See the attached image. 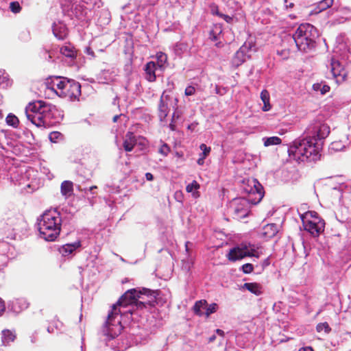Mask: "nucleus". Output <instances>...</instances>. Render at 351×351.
<instances>
[{"label":"nucleus","instance_id":"nucleus-1","mask_svg":"<svg viewBox=\"0 0 351 351\" xmlns=\"http://www.w3.org/2000/svg\"><path fill=\"white\" fill-rule=\"evenodd\" d=\"M151 293L152 291L147 289L142 291L137 289L128 290L112 306L103 328L104 334L111 338L118 336L122 330L121 315L132 314L135 309L145 308L147 304H149V301L145 300L143 295H152ZM154 293L152 292V294Z\"/></svg>","mask_w":351,"mask_h":351},{"label":"nucleus","instance_id":"nucleus-2","mask_svg":"<svg viewBox=\"0 0 351 351\" xmlns=\"http://www.w3.org/2000/svg\"><path fill=\"white\" fill-rule=\"evenodd\" d=\"M330 133L329 127L317 121L309 125L304 135L293 142L289 148L290 157L298 162L316 161L319 159L322 140Z\"/></svg>","mask_w":351,"mask_h":351},{"label":"nucleus","instance_id":"nucleus-3","mask_svg":"<svg viewBox=\"0 0 351 351\" xmlns=\"http://www.w3.org/2000/svg\"><path fill=\"white\" fill-rule=\"evenodd\" d=\"M101 0H62L61 8L65 17L76 20L84 25L90 21L95 7L99 8Z\"/></svg>","mask_w":351,"mask_h":351},{"label":"nucleus","instance_id":"nucleus-4","mask_svg":"<svg viewBox=\"0 0 351 351\" xmlns=\"http://www.w3.org/2000/svg\"><path fill=\"white\" fill-rule=\"evenodd\" d=\"M58 110L55 106L47 104L41 101L29 103L25 108L27 119L37 127L50 128L56 124Z\"/></svg>","mask_w":351,"mask_h":351},{"label":"nucleus","instance_id":"nucleus-5","mask_svg":"<svg viewBox=\"0 0 351 351\" xmlns=\"http://www.w3.org/2000/svg\"><path fill=\"white\" fill-rule=\"evenodd\" d=\"M62 218L56 210H49L38 219V228L40 237L46 241H53L60 234Z\"/></svg>","mask_w":351,"mask_h":351},{"label":"nucleus","instance_id":"nucleus-6","mask_svg":"<svg viewBox=\"0 0 351 351\" xmlns=\"http://www.w3.org/2000/svg\"><path fill=\"white\" fill-rule=\"evenodd\" d=\"M304 230L313 237L318 236L324 230L325 222L315 211H307L300 215Z\"/></svg>","mask_w":351,"mask_h":351},{"label":"nucleus","instance_id":"nucleus-7","mask_svg":"<svg viewBox=\"0 0 351 351\" xmlns=\"http://www.w3.org/2000/svg\"><path fill=\"white\" fill-rule=\"evenodd\" d=\"M317 29L309 23L301 24L295 30L292 36L295 44H316ZM320 41L318 40V43Z\"/></svg>","mask_w":351,"mask_h":351},{"label":"nucleus","instance_id":"nucleus-8","mask_svg":"<svg viewBox=\"0 0 351 351\" xmlns=\"http://www.w3.org/2000/svg\"><path fill=\"white\" fill-rule=\"evenodd\" d=\"M332 55L331 58V72L334 77H341L343 80L346 77V72L343 66L340 63L339 58L348 59V55L346 53V45H334L332 49Z\"/></svg>","mask_w":351,"mask_h":351},{"label":"nucleus","instance_id":"nucleus-9","mask_svg":"<svg viewBox=\"0 0 351 351\" xmlns=\"http://www.w3.org/2000/svg\"><path fill=\"white\" fill-rule=\"evenodd\" d=\"M260 255L261 253L258 251V247L250 243H242L237 247L232 248L226 256L229 261H236L246 256L258 258Z\"/></svg>","mask_w":351,"mask_h":351},{"label":"nucleus","instance_id":"nucleus-10","mask_svg":"<svg viewBox=\"0 0 351 351\" xmlns=\"http://www.w3.org/2000/svg\"><path fill=\"white\" fill-rule=\"evenodd\" d=\"M252 200L250 198H237L234 199L230 203L229 212L233 217L237 220L246 217L249 213V202Z\"/></svg>","mask_w":351,"mask_h":351},{"label":"nucleus","instance_id":"nucleus-11","mask_svg":"<svg viewBox=\"0 0 351 351\" xmlns=\"http://www.w3.org/2000/svg\"><path fill=\"white\" fill-rule=\"evenodd\" d=\"M147 145V140L140 136H135L132 132H128L125 136L123 147L126 152H131L134 147H138L139 150H143Z\"/></svg>","mask_w":351,"mask_h":351},{"label":"nucleus","instance_id":"nucleus-12","mask_svg":"<svg viewBox=\"0 0 351 351\" xmlns=\"http://www.w3.org/2000/svg\"><path fill=\"white\" fill-rule=\"evenodd\" d=\"M241 187L243 193L246 194H256L258 195V197L256 198V200L253 202L254 204L260 202L263 197V187L256 179L244 180Z\"/></svg>","mask_w":351,"mask_h":351},{"label":"nucleus","instance_id":"nucleus-13","mask_svg":"<svg viewBox=\"0 0 351 351\" xmlns=\"http://www.w3.org/2000/svg\"><path fill=\"white\" fill-rule=\"evenodd\" d=\"M81 95V86L79 82L66 80L64 90L59 92V97L75 99Z\"/></svg>","mask_w":351,"mask_h":351},{"label":"nucleus","instance_id":"nucleus-14","mask_svg":"<svg viewBox=\"0 0 351 351\" xmlns=\"http://www.w3.org/2000/svg\"><path fill=\"white\" fill-rule=\"evenodd\" d=\"M178 100L176 98L170 97L163 93L160 97L158 106V117L160 121H164L169 112L170 106H176Z\"/></svg>","mask_w":351,"mask_h":351},{"label":"nucleus","instance_id":"nucleus-15","mask_svg":"<svg viewBox=\"0 0 351 351\" xmlns=\"http://www.w3.org/2000/svg\"><path fill=\"white\" fill-rule=\"evenodd\" d=\"M255 47L256 45H241L232 60V66L238 67L241 65L251 56L252 51H256Z\"/></svg>","mask_w":351,"mask_h":351},{"label":"nucleus","instance_id":"nucleus-16","mask_svg":"<svg viewBox=\"0 0 351 351\" xmlns=\"http://www.w3.org/2000/svg\"><path fill=\"white\" fill-rule=\"evenodd\" d=\"M66 80L67 78L60 76L51 77L47 79L46 86L59 96V92L64 90Z\"/></svg>","mask_w":351,"mask_h":351},{"label":"nucleus","instance_id":"nucleus-17","mask_svg":"<svg viewBox=\"0 0 351 351\" xmlns=\"http://www.w3.org/2000/svg\"><path fill=\"white\" fill-rule=\"evenodd\" d=\"M51 28L53 34L58 40H64L67 37L69 29L62 21H54Z\"/></svg>","mask_w":351,"mask_h":351},{"label":"nucleus","instance_id":"nucleus-18","mask_svg":"<svg viewBox=\"0 0 351 351\" xmlns=\"http://www.w3.org/2000/svg\"><path fill=\"white\" fill-rule=\"evenodd\" d=\"M95 14V23L97 26L102 28L109 24L111 21V15L110 12L106 9L94 11Z\"/></svg>","mask_w":351,"mask_h":351},{"label":"nucleus","instance_id":"nucleus-19","mask_svg":"<svg viewBox=\"0 0 351 351\" xmlns=\"http://www.w3.org/2000/svg\"><path fill=\"white\" fill-rule=\"evenodd\" d=\"M123 9L125 12V15L121 16L123 20L133 21L135 23L141 21V16L136 12L130 10V4L125 5Z\"/></svg>","mask_w":351,"mask_h":351},{"label":"nucleus","instance_id":"nucleus-20","mask_svg":"<svg viewBox=\"0 0 351 351\" xmlns=\"http://www.w3.org/2000/svg\"><path fill=\"white\" fill-rule=\"evenodd\" d=\"M81 247V242L77 241L73 243H66L61 246L59 249V252L62 256H66L73 254L77 249Z\"/></svg>","mask_w":351,"mask_h":351},{"label":"nucleus","instance_id":"nucleus-21","mask_svg":"<svg viewBox=\"0 0 351 351\" xmlns=\"http://www.w3.org/2000/svg\"><path fill=\"white\" fill-rule=\"evenodd\" d=\"M113 42L117 43V44H128L129 43H133L132 36L129 32L119 31L115 34V39Z\"/></svg>","mask_w":351,"mask_h":351},{"label":"nucleus","instance_id":"nucleus-22","mask_svg":"<svg viewBox=\"0 0 351 351\" xmlns=\"http://www.w3.org/2000/svg\"><path fill=\"white\" fill-rule=\"evenodd\" d=\"M159 69L156 66V62H149L147 63L145 68L146 74V79L149 82H154L156 80V71Z\"/></svg>","mask_w":351,"mask_h":351},{"label":"nucleus","instance_id":"nucleus-23","mask_svg":"<svg viewBox=\"0 0 351 351\" xmlns=\"http://www.w3.org/2000/svg\"><path fill=\"white\" fill-rule=\"evenodd\" d=\"M278 232V226L275 223H270L263 227L261 234L265 239H271L274 237Z\"/></svg>","mask_w":351,"mask_h":351},{"label":"nucleus","instance_id":"nucleus-24","mask_svg":"<svg viewBox=\"0 0 351 351\" xmlns=\"http://www.w3.org/2000/svg\"><path fill=\"white\" fill-rule=\"evenodd\" d=\"M27 306L28 304L23 299H18L14 300L9 305V308H10V310L16 313H20L23 309L27 308Z\"/></svg>","mask_w":351,"mask_h":351},{"label":"nucleus","instance_id":"nucleus-25","mask_svg":"<svg viewBox=\"0 0 351 351\" xmlns=\"http://www.w3.org/2000/svg\"><path fill=\"white\" fill-rule=\"evenodd\" d=\"M2 337L1 340L3 345L8 346L10 343L14 341L16 338V335L14 331H12L8 329H5L2 330Z\"/></svg>","mask_w":351,"mask_h":351},{"label":"nucleus","instance_id":"nucleus-26","mask_svg":"<svg viewBox=\"0 0 351 351\" xmlns=\"http://www.w3.org/2000/svg\"><path fill=\"white\" fill-rule=\"evenodd\" d=\"M60 53L66 57L74 58L77 56V50L73 45H62Z\"/></svg>","mask_w":351,"mask_h":351},{"label":"nucleus","instance_id":"nucleus-27","mask_svg":"<svg viewBox=\"0 0 351 351\" xmlns=\"http://www.w3.org/2000/svg\"><path fill=\"white\" fill-rule=\"evenodd\" d=\"M61 193L65 197H69L73 193V182L69 180H65L61 184Z\"/></svg>","mask_w":351,"mask_h":351},{"label":"nucleus","instance_id":"nucleus-28","mask_svg":"<svg viewBox=\"0 0 351 351\" xmlns=\"http://www.w3.org/2000/svg\"><path fill=\"white\" fill-rule=\"evenodd\" d=\"M261 99L263 102V110L267 112L271 109V105L269 104V93L267 90H263L261 93Z\"/></svg>","mask_w":351,"mask_h":351},{"label":"nucleus","instance_id":"nucleus-29","mask_svg":"<svg viewBox=\"0 0 351 351\" xmlns=\"http://www.w3.org/2000/svg\"><path fill=\"white\" fill-rule=\"evenodd\" d=\"M243 287L256 295H259L261 293V287L258 283L246 282L243 285Z\"/></svg>","mask_w":351,"mask_h":351},{"label":"nucleus","instance_id":"nucleus-30","mask_svg":"<svg viewBox=\"0 0 351 351\" xmlns=\"http://www.w3.org/2000/svg\"><path fill=\"white\" fill-rule=\"evenodd\" d=\"M206 304L207 302L204 300L197 301L193 306L194 313L199 316L204 315L202 309L206 307Z\"/></svg>","mask_w":351,"mask_h":351},{"label":"nucleus","instance_id":"nucleus-31","mask_svg":"<svg viewBox=\"0 0 351 351\" xmlns=\"http://www.w3.org/2000/svg\"><path fill=\"white\" fill-rule=\"evenodd\" d=\"M12 80L9 78L8 75L3 71L0 70V86L3 88H6L10 86Z\"/></svg>","mask_w":351,"mask_h":351},{"label":"nucleus","instance_id":"nucleus-32","mask_svg":"<svg viewBox=\"0 0 351 351\" xmlns=\"http://www.w3.org/2000/svg\"><path fill=\"white\" fill-rule=\"evenodd\" d=\"M263 141L265 147L280 145L282 143V140L278 136L265 137Z\"/></svg>","mask_w":351,"mask_h":351},{"label":"nucleus","instance_id":"nucleus-33","mask_svg":"<svg viewBox=\"0 0 351 351\" xmlns=\"http://www.w3.org/2000/svg\"><path fill=\"white\" fill-rule=\"evenodd\" d=\"M313 90L316 92H320L322 95H325L326 93L330 91V86L326 84L315 83L313 85Z\"/></svg>","mask_w":351,"mask_h":351},{"label":"nucleus","instance_id":"nucleus-34","mask_svg":"<svg viewBox=\"0 0 351 351\" xmlns=\"http://www.w3.org/2000/svg\"><path fill=\"white\" fill-rule=\"evenodd\" d=\"M157 62L156 66L158 67L160 70H162L164 68V65L167 62V57L165 53L162 52L157 53L156 55Z\"/></svg>","mask_w":351,"mask_h":351},{"label":"nucleus","instance_id":"nucleus-35","mask_svg":"<svg viewBox=\"0 0 351 351\" xmlns=\"http://www.w3.org/2000/svg\"><path fill=\"white\" fill-rule=\"evenodd\" d=\"M6 123L8 125L16 128L19 126V121L17 117L10 113L6 117Z\"/></svg>","mask_w":351,"mask_h":351},{"label":"nucleus","instance_id":"nucleus-36","mask_svg":"<svg viewBox=\"0 0 351 351\" xmlns=\"http://www.w3.org/2000/svg\"><path fill=\"white\" fill-rule=\"evenodd\" d=\"M199 188V184L195 181H193L191 183L189 184L186 187V191L188 193H193V195L194 197H197V190Z\"/></svg>","mask_w":351,"mask_h":351},{"label":"nucleus","instance_id":"nucleus-37","mask_svg":"<svg viewBox=\"0 0 351 351\" xmlns=\"http://www.w3.org/2000/svg\"><path fill=\"white\" fill-rule=\"evenodd\" d=\"M316 329H317V332H321L324 331V333H326V334L329 333V332L331 330L327 322H323V323L318 324L317 325Z\"/></svg>","mask_w":351,"mask_h":351},{"label":"nucleus","instance_id":"nucleus-38","mask_svg":"<svg viewBox=\"0 0 351 351\" xmlns=\"http://www.w3.org/2000/svg\"><path fill=\"white\" fill-rule=\"evenodd\" d=\"M333 3V0H322L318 3V8L319 11L324 10L330 8Z\"/></svg>","mask_w":351,"mask_h":351},{"label":"nucleus","instance_id":"nucleus-39","mask_svg":"<svg viewBox=\"0 0 351 351\" xmlns=\"http://www.w3.org/2000/svg\"><path fill=\"white\" fill-rule=\"evenodd\" d=\"M9 8L14 14L19 13L21 10V6L18 1H12L10 3Z\"/></svg>","mask_w":351,"mask_h":351},{"label":"nucleus","instance_id":"nucleus-40","mask_svg":"<svg viewBox=\"0 0 351 351\" xmlns=\"http://www.w3.org/2000/svg\"><path fill=\"white\" fill-rule=\"evenodd\" d=\"M49 140L53 143H57L62 138V134L59 132H52L49 136Z\"/></svg>","mask_w":351,"mask_h":351},{"label":"nucleus","instance_id":"nucleus-41","mask_svg":"<svg viewBox=\"0 0 351 351\" xmlns=\"http://www.w3.org/2000/svg\"><path fill=\"white\" fill-rule=\"evenodd\" d=\"M217 305L215 303H213L208 306L206 304V307L204 308L206 310L204 315H206V317H208L210 314L215 313L217 311Z\"/></svg>","mask_w":351,"mask_h":351},{"label":"nucleus","instance_id":"nucleus-42","mask_svg":"<svg viewBox=\"0 0 351 351\" xmlns=\"http://www.w3.org/2000/svg\"><path fill=\"white\" fill-rule=\"evenodd\" d=\"M200 149L202 151V152L200 154L199 156L203 157L206 158V157L210 154V147H207L205 144H201L199 146Z\"/></svg>","mask_w":351,"mask_h":351},{"label":"nucleus","instance_id":"nucleus-43","mask_svg":"<svg viewBox=\"0 0 351 351\" xmlns=\"http://www.w3.org/2000/svg\"><path fill=\"white\" fill-rule=\"evenodd\" d=\"M209 8H210V13L213 15H216V16H218L219 17H221V14H222V13H221L219 11V8H218L217 5H216L214 3H210L209 5Z\"/></svg>","mask_w":351,"mask_h":351},{"label":"nucleus","instance_id":"nucleus-44","mask_svg":"<svg viewBox=\"0 0 351 351\" xmlns=\"http://www.w3.org/2000/svg\"><path fill=\"white\" fill-rule=\"evenodd\" d=\"M195 92L196 88L195 85H189L185 88L184 94L186 96H192L195 95Z\"/></svg>","mask_w":351,"mask_h":351},{"label":"nucleus","instance_id":"nucleus-45","mask_svg":"<svg viewBox=\"0 0 351 351\" xmlns=\"http://www.w3.org/2000/svg\"><path fill=\"white\" fill-rule=\"evenodd\" d=\"M277 53L282 57V59H287L289 57V49L283 48L282 49H278Z\"/></svg>","mask_w":351,"mask_h":351},{"label":"nucleus","instance_id":"nucleus-46","mask_svg":"<svg viewBox=\"0 0 351 351\" xmlns=\"http://www.w3.org/2000/svg\"><path fill=\"white\" fill-rule=\"evenodd\" d=\"M169 151L170 148L166 143L162 144L158 150L159 153L165 156H167Z\"/></svg>","mask_w":351,"mask_h":351},{"label":"nucleus","instance_id":"nucleus-47","mask_svg":"<svg viewBox=\"0 0 351 351\" xmlns=\"http://www.w3.org/2000/svg\"><path fill=\"white\" fill-rule=\"evenodd\" d=\"M109 75V71L104 70L101 73V79L103 77L105 80V83H108L110 81L113 80V77H111Z\"/></svg>","mask_w":351,"mask_h":351},{"label":"nucleus","instance_id":"nucleus-48","mask_svg":"<svg viewBox=\"0 0 351 351\" xmlns=\"http://www.w3.org/2000/svg\"><path fill=\"white\" fill-rule=\"evenodd\" d=\"M254 267L250 263L244 264L242 266V270L245 274H250L253 271Z\"/></svg>","mask_w":351,"mask_h":351},{"label":"nucleus","instance_id":"nucleus-49","mask_svg":"<svg viewBox=\"0 0 351 351\" xmlns=\"http://www.w3.org/2000/svg\"><path fill=\"white\" fill-rule=\"evenodd\" d=\"M347 40L344 34H341L337 37L336 44H346Z\"/></svg>","mask_w":351,"mask_h":351},{"label":"nucleus","instance_id":"nucleus-50","mask_svg":"<svg viewBox=\"0 0 351 351\" xmlns=\"http://www.w3.org/2000/svg\"><path fill=\"white\" fill-rule=\"evenodd\" d=\"M220 18L223 19L228 23H232L233 22V21H234V19H233L232 16H230L229 15H226V14H221V17Z\"/></svg>","mask_w":351,"mask_h":351},{"label":"nucleus","instance_id":"nucleus-51","mask_svg":"<svg viewBox=\"0 0 351 351\" xmlns=\"http://www.w3.org/2000/svg\"><path fill=\"white\" fill-rule=\"evenodd\" d=\"M5 306L4 302L3 300L0 298V317L3 315V312L5 311Z\"/></svg>","mask_w":351,"mask_h":351},{"label":"nucleus","instance_id":"nucleus-52","mask_svg":"<svg viewBox=\"0 0 351 351\" xmlns=\"http://www.w3.org/2000/svg\"><path fill=\"white\" fill-rule=\"evenodd\" d=\"M43 58L47 60H49L52 58L51 52L45 51L43 54Z\"/></svg>","mask_w":351,"mask_h":351},{"label":"nucleus","instance_id":"nucleus-53","mask_svg":"<svg viewBox=\"0 0 351 351\" xmlns=\"http://www.w3.org/2000/svg\"><path fill=\"white\" fill-rule=\"evenodd\" d=\"M85 52H86L87 54H88V55L91 56L92 57H94V56H95V55H94V52H93V51L91 49V48L90 47V46H86V47H85Z\"/></svg>","mask_w":351,"mask_h":351},{"label":"nucleus","instance_id":"nucleus-54","mask_svg":"<svg viewBox=\"0 0 351 351\" xmlns=\"http://www.w3.org/2000/svg\"><path fill=\"white\" fill-rule=\"evenodd\" d=\"M133 51V46L132 45H127L125 49V52L129 53L130 55H132Z\"/></svg>","mask_w":351,"mask_h":351},{"label":"nucleus","instance_id":"nucleus-55","mask_svg":"<svg viewBox=\"0 0 351 351\" xmlns=\"http://www.w3.org/2000/svg\"><path fill=\"white\" fill-rule=\"evenodd\" d=\"M339 143L338 142H335V143H332L331 144V149H335V150H339L340 148L339 147Z\"/></svg>","mask_w":351,"mask_h":351},{"label":"nucleus","instance_id":"nucleus-56","mask_svg":"<svg viewBox=\"0 0 351 351\" xmlns=\"http://www.w3.org/2000/svg\"><path fill=\"white\" fill-rule=\"evenodd\" d=\"M145 178H146L147 180H148V181H152L154 179V176L151 173H146Z\"/></svg>","mask_w":351,"mask_h":351},{"label":"nucleus","instance_id":"nucleus-57","mask_svg":"<svg viewBox=\"0 0 351 351\" xmlns=\"http://www.w3.org/2000/svg\"><path fill=\"white\" fill-rule=\"evenodd\" d=\"M294 47L297 51H302V50L304 51L305 50V45H295Z\"/></svg>","mask_w":351,"mask_h":351},{"label":"nucleus","instance_id":"nucleus-58","mask_svg":"<svg viewBox=\"0 0 351 351\" xmlns=\"http://www.w3.org/2000/svg\"><path fill=\"white\" fill-rule=\"evenodd\" d=\"M287 1L288 0H284V3H285V8L287 9V8H291L293 7L294 4L293 3H289V4H287Z\"/></svg>","mask_w":351,"mask_h":351},{"label":"nucleus","instance_id":"nucleus-59","mask_svg":"<svg viewBox=\"0 0 351 351\" xmlns=\"http://www.w3.org/2000/svg\"><path fill=\"white\" fill-rule=\"evenodd\" d=\"M204 158L199 156V159L197 160V164L199 165H202L204 162Z\"/></svg>","mask_w":351,"mask_h":351},{"label":"nucleus","instance_id":"nucleus-60","mask_svg":"<svg viewBox=\"0 0 351 351\" xmlns=\"http://www.w3.org/2000/svg\"><path fill=\"white\" fill-rule=\"evenodd\" d=\"M94 189H97V186H90L89 187L88 189H83V191H84V193H86V192L88 191H92Z\"/></svg>","mask_w":351,"mask_h":351},{"label":"nucleus","instance_id":"nucleus-61","mask_svg":"<svg viewBox=\"0 0 351 351\" xmlns=\"http://www.w3.org/2000/svg\"><path fill=\"white\" fill-rule=\"evenodd\" d=\"M180 115L177 111H175L172 115V120L174 121L176 119H178Z\"/></svg>","mask_w":351,"mask_h":351},{"label":"nucleus","instance_id":"nucleus-62","mask_svg":"<svg viewBox=\"0 0 351 351\" xmlns=\"http://www.w3.org/2000/svg\"><path fill=\"white\" fill-rule=\"evenodd\" d=\"M216 332L220 336H223L224 335V332L221 330V329H217L216 330Z\"/></svg>","mask_w":351,"mask_h":351},{"label":"nucleus","instance_id":"nucleus-63","mask_svg":"<svg viewBox=\"0 0 351 351\" xmlns=\"http://www.w3.org/2000/svg\"><path fill=\"white\" fill-rule=\"evenodd\" d=\"M173 121H174L171 120V123L169 124V128H170V129H171L172 131L175 130V129H176V128H175V125H174V123H173Z\"/></svg>","mask_w":351,"mask_h":351},{"label":"nucleus","instance_id":"nucleus-64","mask_svg":"<svg viewBox=\"0 0 351 351\" xmlns=\"http://www.w3.org/2000/svg\"><path fill=\"white\" fill-rule=\"evenodd\" d=\"M300 351H313V349L310 347H308L306 348H304L302 350H300Z\"/></svg>","mask_w":351,"mask_h":351}]
</instances>
